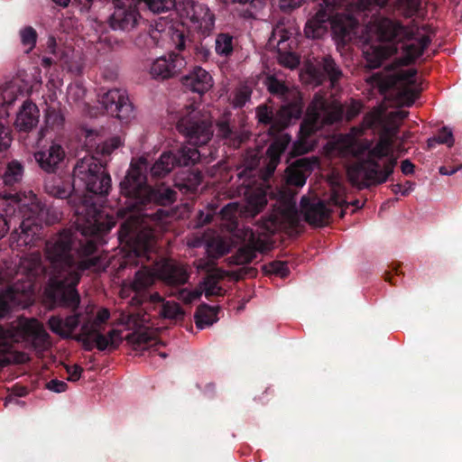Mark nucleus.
<instances>
[{"mask_svg": "<svg viewBox=\"0 0 462 462\" xmlns=\"http://www.w3.org/2000/svg\"><path fill=\"white\" fill-rule=\"evenodd\" d=\"M147 161L143 158L136 162H131L125 176L119 183L120 194L125 198L124 205L117 210V215L125 217L120 226L117 236L121 245L128 251L130 256L136 258L135 264L142 267L135 273L132 288L136 292H142L155 281L154 272L144 265L152 259L155 249L154 229L148 220L161 221L169 216L162 208L148 214L145 211L154 206L168 207L177 199V192L164 184L152 187L147 180Z\"/></svg>", "mask_w": 462, "mask_h": 462, "instance_id": "1", "label": "nucleus"}, {"mask_svg": "<svg viewBox=\"0 0 462 462\" xmlns=\"http://www.w3.org/2000/svg\"><path fill=\"white\" fill-rule=\"evenodd\" d=\"M74 216L76 229L86 240L79 239L77 232L63 229L47 239L44 248L52 269L47 291L61 304L71 308L80 304L77 286L83 273L99 262L93 256L97 244L88 237L103 236L116 226L113 217L105 215L95 204L86 201L76 207Z\"/></svg>", "mask_w": 462, "mask_h": 462, "instance_id": "2", "label": "nucleus"}, {"mask_svg": "<svg viewBox=\"0 0 462 462\" xmlns=\"http://www.w3.org/2000/svg\"><path fill=\"white\" fill-rule=\"evenodd\" d=\"M317 164L316 158L304 157L297 159L287 168L285 179L289 190L280 192L273 209L262 218L256 231H250L247 243L229 257L230 264L245 265L252 263L257 253H267L273 248L274 242L272 236L275 233H288L298 226L300 219L296 191L291 190V188H302Z\"/></svg>", "mask_w": 462, "mask_h": 462, "instance_id": "3", "label": "nucleus"}, {"mask_svg": "<svg viewBox=\"0 0 462 462\" xmlns=\"http://www.w3.org/2000/svg\"><path fill=\"white\" fill-rule=\"evenodd\" d=\"M373 24L379 39L393 45L389 52L385 48L376 47L373 50V54L365 53L367 66L370 69L381 67L383 60L397 53L399 50L402 51L400 64L410 66L423 55L432 41L430 34L421 33V31L427 30V25L419 26L414 23L404 25L400 21L383 16L374 17Z\"/></svg>", "mask_w": 462, "mask_h": 462, "instance_id": "4", "label": "nucleus"}, {"mask_svg": "<svg viewBox=\"0 0 462 462\" xmlns=\"http://www.w3.org/2000/svg\"><path fill=\"white\" fill-rule=\"evenodd\" d=\"M174 119L177 130L187 138L189 145L162 152L151 167L152 178H163L175 167L194 165L200 159L196 146L207 144L213 135L212 124L208 116L201 114L193 105L177 112Z\"/></svg>", "mask_w": 462, "mask_h": 462, "instance_id": "5", "label": "nucleus"}, {"mask_svg": "<svg viewBox=\"0 0 462 462\" xmlns=\"http://www.w3.org/2000/svg\"><path fill=\"white\" fill-rule=\"evenodd\" d=\"M43 187L46 193L58 199H68L72 194L81 196L86 192L104 197L111 190L112 180L106 162L94 156H85L77 161L72 174L49 173Z\"/></svg>", "mask_w": 462, "mask_h": 462, "instance_id": "6", "label": "nucleus"}, {"mask_svg": "<svg viewBox=\"0 0 462 462\" xmlns=\"http://www.w3.org/2000/svg\"><path fill=\"white\" fill-rule=\"evenodd\" d=\"M342 0H320L316 14L306 23L304 32L308 38L319 39L331 29L335 40L343 44L356 34L358 21L352 14L336 12Z\"/></svg>", "mask_w": 462, "mask_h": 462, "instance_id": "7", "label": "nucleus"}, {"mask_svg": "<svg viewBox=\"0 0 462 462\" xmlns=\"http://www.w3.org/2000/svg\"><path fill=\"white\" fill-rule=\"evenodd\" d=\"M43 271L39 254L21 257L16 265L17 282L0 291V319L7 316L14 308L24 307L34 289V282Z\"/></svg>", "mask_w": 462, "mask_h": 462, "instance_id": "8", "label": "nucleus"}, {"mask_svg": "<svg viewBox=\"0 0 462 462\" xmlns=\"http://www.w3.org/2000/svg\"><path fill=\"white\" fill-rule=\"evenodd\" d=\"M49 209L39 201L25 204L19 196L16 217L19 226L14 227L9 237L12 249L23 250L36 246L43 237V225L47 222Z\"/></svg>", "mask_w": 462, "mask_h": 462, "instance_id": "9", "label": "nucleus"}, {"mask_svg": "<svg viewBox=\"0 0 462 462\" xmlns=\"http://www.w3.org/2000/svg\"><path fill=\"white\" fill-rule=\"evenodd\" d=\"M393 146V140L389 137L381 136L376 144L369 151L366 161L357 164L348 171L350 180L353 183H357L358 178L362 177L363 180L358 183L359 188H368L371 185H377L387 180L388 177L393 174L396 158H390L381 169L378 160L390 155Z\"/></svg>", "mask_w": 462, "mask_h": 462, "instance_id": "10", "label": "nucleus"}, {"mask_svg": "<svg viewBox=\"0 0 462 462\" xmlns=\"http://www.w3.org/2000/svg\"><path fill=\"white\" fill-rule=\"evenodd\" d=\"M344 109L339 102L328 99L321 93H316L307 107L300 132L308 137L325 125H333L342 119Z\"/></svg>", "mask_w": 462, "mask_h": 462, "instance_id": "11", "label": "nucleus"}, {"mask_svg": "<svg viewBox=\"0 0 462 462\" xmlns=\"http://www.w3.org/2000/svg\"><path fill=\"white\" fill-rule=\"evenodd\" d=\"M303 107L302 97L298 94L291 102L282 106L275 115L267 106H259L256 116L259 123L270 125L273 132L279 133L301 117Z\"/></svg>", "mask_w": 462, "mask_h": 462, "instance_id": "12", "label": "nucleus"}, {"mask_svg": "<svg viewBox=\"0 0 462 462\" xmlns=\"http://www.w3.org/2000/svg\"><path fill=\"white\" fill-rule=\"evenodd\" d=\"M417 69H409L401 70L386 79H381L378 81L380 92L388 95L392 89L402 88L400 92L405 106H411L419 97L420 89L414 88L417 84Z\"/></svg>", "mask_w": 462, "mask_h": 462, "instance_id": "13", "label": "nucleus"}, {"mask_svg": "<svg viewBox=\"0 0 462 462\" xmlns=\"http://www.w3.org/2000/svg\"><path fill=\"white\" fill-rule=\"evenodd\" d=\"M97 97L98 103L107 115L116 117L122 122H128L133 117L134 106L125 90L111 88L103 91L101 89Z\"/></svg>", "mask_w": 462, "mask_h": 462, "instance_id": "14", "label": "nucleus"}, {"mask_svg": "<svg viewBox=\"0 0 462 462\" xmlns=\"http://www.w3.org/2000/svg\"><path fill=\"white\" fill-rule=\"evenodd\" d=\"M300 208L305 221L315 226H325L328 222L331 214L328 203L318 197L303 196L300 199Z\"/></svg>", "mask_w": 462, "mask_h": 462, "instance_id": "15", "label": "nucleus"}, {"mask_svg": "<svg viewBox=\"0 0 462 462\" xmlns=\"http://www.w3.org/2000/svg\"><path fill=\"white\" fill-rule=\"evenodd\" d=\"M34 159L40 169L45 173H57L66 157L64 148L52 142L49 146L42 147L34 152Z\"/></svg>", "mask_w": 462, "mask_h": 462, "instance_id": "16", "label": "nucleus"}, {"mask_svg": "<svg viewBox=\"0 0 462 462\" xmlns=\"http://www.w3.org/2000/svg\"><path fill=\"white\" fill-rule=\"evenodd\" d=\"M48 295L53 301L57 302L60 306L70 309L73 311L71 315H69L66 318H62L61 316L51 317L48 321L50 329L62 338L73 339V337L75 336L73 332L79 326L80 319L82 317V314L80 312H77L79 304L75 308L64 306L63 304H61V302L53 299L49 292Z\"/></svg>", "mask_w": 462, "mask_h": 462, "instance_id": "17", "label": "nucleus"}, {"mask_svg": "<svg viewBox=\"0 0 462 462\" xmlns=\"http://www.w3.org/2000/svg\"><path fill=\"white\" fill-rule=\"evenodd\" d=\"M187 65L185 59L176 53H171L168 57H161L155 60L150 69L152 77L155 79H168L177 76Z\"/></svg>", "mask_w": 462, "mask_h": 462, "instance_id": "18", "label": "nucleus"}, {"mask_svg": "<svg viewBox=\"0 0 462 462\" xmlns=\"http://www.w3.org/2000/svg\"><path fill=\"white\" fill-rule=\"evenodd\" d=\"M310 76L317 85H321L327 79L332 88L338 87L343 72L331 56H324L310 71Z\"/></svg>", "mask_w": 462, "mask_h": 462, "instance_id": "19", "label": "nucleus"}, {"mask_svg": "<svg viewBox=\"0 0 462 462\" xmlns=\"http://www.w3.org/2000/svg\"><path fill=\"white\" fill-rule=\"evenodd\" d=\"M14 337L13 331L0 325V371L11 363L23 364L29 360L25 354L14 350Z\"/></svg>", "mask_w": 462, "mask_h": 462, "instance_id": "20", "label": "nucleus"}, {"mask_svg": "<svg viewBox=\"0 0 462 462\" xmlns=\"http://www.w3.org/2000/svg\"><path fill=\"white\" fill-rule=\"evenodd\" d=\"M187 16L203 34H209L215 25V15L209 8L202 3L190 2L187 9Z\"/></svg>", "mask_w": 462, "mask_h": 462, "instance_id": "21", "label": "nucleus"}, {"mask_svg": "<svg viewBox=\"0 0 462 462\" xmlns=\"http://www.w3.org/2000/svg\"><path fill=\"white\" fill-rule=\"evenodd\" d=\"M181 83L187 89L203 95L214 85L213 78L201 67H194L189 74L181 78Z\"/></svg>", "mask_w": 462, "mask_h": 462, "instance_id": "22", "label": "nucleus"}, {"mask_svg": "<svg viewBox=\"0 0 462 462\" xmlns=\"http://www.w3.org/2000/svg\"><path fill=\"white\" fill-rule=\"evenodd\" d=\"M19 207V194H5L0 200V239L9 231L13 221L16 218V211Z\"/></svg>", "mask_w": 462, "mask_h": 462, "instance_id": "23", "label": "nucleus"}, {"mask_svg": "<svg viewBox=\"0 0 462 462\" xmlns=\"http://www.w3.org/2000/svg\"><path fill=\"white\" fill-rule=\"evenodd\" d=\"M40 110L35 104L25 100L19 109L14 125L19 132L29 133L35 128L39 123Z\"/></svg>", "mask_w": 462, "mask_h": 462, "instance_id": "24", "label": "nucleus"}, {"mask_svg": "<svg viewBox=\"0 0 462 462\" xmlns=\"http://www.w3.org/2000/svg\"><path fill=\"white\" fill-rule=\"evenodd\" d=\"M25 332L37 353H43L51 346L49 333L45 330L42 324L36 319L31 320L26 325Z\"/></svg>", "mask_w": 462, "mask_h": 462, "instance_id": "25", "label": "nucleus"}, {"mask_svg": "<svg viewBox=\"0 0 462 462\" xmlns=\"http://www.w3.org/2000/svg\"><path fill=\"white\" fill-rule=\"evenodd\" d=\"M203 180V175L199 169H188L180 171L174 179V185L184 193H195Z\"/></svg>", "mask_w": 462, "mask_h": 462, "instance_id": "26", "label": "nucleus"}, {"mask_svg": "<svg viewBox=\"0 0 462 462\" xmlns=\"http://www.w3.org/2000/svg\"><path fill=\"white\" fill-rule=\"evenodd\" d=\"M289 140H275L266 151V165L264 167V178L271 177L281 161L282 154L285 152Z\"/></svg>", "mask_w": 462, "mask_h": 462, "instance_id": "27", "label": "nucleus"}, {"mask_svg": "<svg viewBox=\"0 0 462 462\" xmlns=\"http://www.w3.org/2000/svg\"><path fill=\"white\" fill-rule=\"evenodd\" d=\"M289 140H275L266 151V165L264 167V178L271 177L281 161L282 154L285 152Z\"/></svg>", "mask_w": 462, "mask_h": 462, "instance_id": "28", "label": "nucleus"}, {"mask_svg": "<svg viewBox=\"0 0 462 462\" xmlns=\"http://www.w3.org/2000/svg\"><path fill=\"white\" fill-rule=\"evenodd\" d=\"M18 97V89L13 84L0 87V128H5L4 120L9 116V109Z\"/></svg>", "mask_w": 462, "mask_h": 462, "instance_id": "29", "label": "nucleus"}, {"mask_svg": "<svg viewBox=\"0 0 462 462\" xmlns=\"http://www.w3.org/2000/svg\"><path fill=\"white\" fill-rule=\"evenodd\" d=\"M217 307H211L206 303L200 304L195 312L194 319L198 328L203 329L217 321Z\"/></svg>", "mask_w": 462, "mask_h": 462, "instance_id": "30", "label": "nucleus"}, {"mask_svg": "<svg viewBox=\"0 0 462 462\" xmlns=\"http://www.w3.org/2000/svg\"><path fill=\"white\" fill-rule=\"evenodd\" d=\"M295 34V30L291 27L286 28L283 24H277L273 31L271 41L277 42L279 51L291 49V38Z\"/></svg>", "mask_w": 462, "mask_h": 462, "instance_id": "31", "label": "nucleus"}, {"mask_svg": "<svg viewBox=\"0 0 462 462\" xmlns=\"http://www.w3.org/2000/svg\"><path fill=\"white\" fill-rule=\"evenodd\" d=\"M189 278L186 269L180 265H170L164 272V281L173 286L183 285L188 282Z\"/></svg>", "mask_w": 462, "mask_h": 462, "instance_id": "32", "label": "nucleus"}, {"mask_svg": "<svg viewBox=\"0 0 462 462\" xmlns=\"http://www.w3.org/2000/svg\"><path fill=\"white\" fill-rule=\"evenodd\" d=\"M235 39L228 32H220L216 36V53L224 58H229L234 52Z\"/></svg>", "mask_w": 462, "mask_h": 462, "instance_id": "33", "label": "nucleus"}, {"mask_svg": "<svg viewBox=\"0 0 462 462\" xmlns=\"http://www.w3.org/2000/svg\"><path fill=\"white\" fill-rule=\"evenodd\" d=\"M232 4H238L242 7L243 17L255 19L258 14L264 8L266 0H228Z\"/></svg>", "mask_w": 462, "mask_h": 462, "instance_id": "34", "label": "nucleus"}, {"mask_svg": "<svg viewBox=\"0 0 462 462\" xmlns=\"http://www.w3.org/2000/svg\"><path fill=\"white\" fill-rule=\"evenodd\" d=\"M159 315L172 322L182 320L185 316V311L182 308L174 301H165L160 305Z\"/></svg>", "mask_w": 462, "mask_h": 462, "instance_id": "35", "label": "nucleus"}, {"mask_svg": "<svg viewBox=\"0 0 462 462\" xmlns=\"http://www.w3.org/2000/svg\"><path fill=\"white\" fill-rule=\"evenodd\" d=\"M266 205V194L263 191L254 192L247 198L246 208L254 216L259 214Z\"/></svg>", "mask_w": 462, "mask_h": 462, "instance_id": "36", "label": "nucleus"}, {"mask_svg": "<svg viewBox=\"0 0 462 462\" xmlns=\"http://www.w3.org/2000/svg\"><path fill=\"white\" fill-rule=\"evenodd\" d=\"M455 139L452 131L446 126L439 130L438 134L430 138L427 142L428 149H433L437 143L447 144L448 147L453 146Z\"/></svg>", "mask_w": 462, "mask_h": 462, "instance_id": "37", "label": "nucleus"}, {"mask_svg": "<svg viewBox=\"0 0 462 462\" xmlns=\"http://www.w3.org/2000/svg\"><path fill=\"white\" fill-rule=\"evenodd\" d=\"M266 87L272 95L282 99L287 98L290 92L289 88L285 85V83L274 76L267 77Z\"/></svg>", "mask_w": 462, "mask_h": 462, "instance_id": "38", "label": "nucleus"}, {"mask_svg": "<svg viewBox=\"0 0 462 462\" xmlns=\"http://www.w3.org/2000/svg\"><path fill=\"white\" fill-rule=\"evenodd\" d=\"M421 7V0H398L397 8L405 18L418 14Z\"/></svg>", "mask_w": 462, "mask_h": 462, "instance_id": "39", "label": "nucleus"}, {"mask_svg": "<svg viewBox=\"0 0 462 462\" xmlns=\"http://www.w3.org/2000/svg\"><path fill=\"white\" fill-rule=\"evenodd\" d=\"M118 331L116 329L110 330L106 336L97 331L93 337L97 348L99 351H105L108 346L116 348L117 346V344L115 343L114 337L116 336H118Z\"/></svg>", "mask_w": 462, "mask_h": 462, "instance_id": "40", "label": "nucleus"}, {"mask_svg": "<svg viewBox=\"0 0 462 462\" xmlns=\"http://www.w3.org/2000/svg\"><path fill=\"white\" fill-rule=\"evenodd\" d=\"M229 251L228 245L222 239H214L207 244V254L212 259H218Z\"/></svg>", "mask_w": 462, "mask_h": 462, "instance_id": "41", "label": "nucleus"}, {"mask_svg": "<svg viewBox=\"0 0 462 462\" xmlns=\"http://www.w3.org/2000/svg\"><path fill=\"white\" fill-rule=\"evenodd\" d=\"M21 42L24 47H27L26 53H29L36 45L38 33L36 30L28 25L20 31Z\"/></svg>", "mask_w": 462, "mask_h": 462, "instance_id": "42", "label": "nucleus"}, {"mask_svg": "<svg viewBox=\"0 0 462 462\" xmlns=\"http://www.w3.org/2000/svg\"><path fill=\"white\" fill-rule=\"evenodd\" d=\"M64 116L60 110L49 107L45 114V124L47 128L59 129L63 125Z\"/></svg>", "mask_w": 462, "mask_h": 462, "instance_id": "43", "label": "nucleus"}, {"mask_svg": "<svg viewBox=\"0 0 462 462\" xmlns=\"http://www.w3.org/2000/svg\"><path fill=\"white\" fill-rule=\"evenodd\" d=\"M263 268L267 273L275 274L282 278L287 277L290 273L288 263L282 261H273L265 264Z\"/></svg>", "mask_w": 462, "mask_h": 462, "instance_id": "44", "label": "nucleus"}, {"mask_svg": "<svg viewBox=\"0 0 462 462\" xmlns=\"http://www.w3.org/2000/svg\"><path fill=\"white\" fill-rule=\"evenodd\" d=\"M252 88L247 85L240 86L235 92L233 104L236 107H243L252 96Z\"/></svg>", "mask_w": 462, "mask_h": 462, "instance_id": "45", "label": "nucleus"}, {"mask_svg": "<svg viewBox=\"0 0 462 462\" xmlns=\"http://www.w3.org/2000/svg\"><path fill=\"white\" fill-rule=\"evenodd\" d=\"M121 145V138L113 136L97 147V152L104 158L109 156Z\"/></svg>", "mask_w": 462, "mask_h": 462, "instance_id": "46", "label": "nucleus"}, {"mask_svg": "<svg viewBox=\"0 0 462 462\" xmlns=\"http://www.w3.org/2000/svg\"><path fill=\"white\" fill-rule=\"evenodd\" d=\"M203 285L207 299H210L212 296L222 295V288L218 285L217 281L213 277H208L204 281Z\"/></svg>", "mask_w": 462, "mask_h": 462, "instance_id": "47", "label": "nucleus"}, {"mask_svg": "<svg viewBox=\"0 0 462 462\" xmlns=\"http://www.w3.org/2000/svg\"><path fill=\"white\" fill-rule=\"evenodd\" d=\"M46 52L51 54L56 60L62 61L65 60L64 51L58 46L56 39L53 36H50L47 41Z\"/></svg>", "mask_w": 462, "mask_h": 462, "instance_id": "48", "label": "nucleus"}, {"mask_svg": "<svg viewBox=\"0 0 462 462\" xmlns=\"http://www.w3.org/2000/svg\"><path fill=\"white\" fill-rule=\"evenodd\" d=\"M220 134L226 138L230 139L234 141V145H240V143L243 142L242 138L240 136H237L236 133L233 131V129L230 127L229 124L226 122H222L218 125Z\"/></svg>", "mask_w": 462, "mask_h": 462, "instance_id": "49", "label": "nucleus"}, {"mask_svg": "<svg viewBox=\"0 0 462 462\" xmlns=\"http://www.w3.org/2000/svg\"><path fill=\"white\" fill-rule=\"evenodd\" d=\"M279 61L280 63L290 69L296 68L299 63V58L292 52H282V51H279Z\"/></svg>", "mask_w": 462, "mask_h": 462, "instance_id": "50", "label": "nucleus"}, {"mask_svg": "<svg viewBox=\"0 0 462 462\" xmlns=\"http://www.w3.org/2000/svg\"><path fill=\"white\" fill-rule=\"evenodd\" d=\"M328 204H331L336 207H340V208H343V207L347 208L348 207V204L345 199L344 193L340 188H338V189L333 188L331 189V193L328 198Z\"/></svg>", "mask_w": 462, "mask_h": 462, "instance_id": "51", "label": "nucleus"}, {"mask_svg": "<svg viewBox=\"0 0 462 462\" xmlns=\"http://www.w3.org/2000/svg\"><path fill=\"white\" fill-rule=\"evenodd\" d=\"M194 57L198 61H208L211 56L210 48L202 42L196 44L193 49Z\"/></svg>", "mask_w": 462, "mask_h": 462, "instance_id": "52", "label": "nucleus"}, {"mask_svg": "<svg viewBox=\"0 0 462 462\" xmlns=\"http://www.w3.org/2000/svg\"><path fill=\"white\" fill-rule=\"evenodd\" d=\"M305 0H278L279 8L285 14H291L300 8Z\"/></svg>", "mask_w": 462, "mask_h": 462, "instance_id": "53", "label": "nucleus"}, {"mask_svg": "<svg viewBox=\"0 0 462 462\" xmlns=\"http://www.w3.org/2000/svg\"><path fill=\"white\" fill-rule=\"evenodd\" d=\"M201 292L198 291H189L188 289L180 290L177 293L178 300L183 301L186 304H189L194 300L199 299Z\"/></svg>", "mask_w": 462, "mask_h": 462, "instance_id": "54", "label": "nucleus"}, {"mask_svg": "<svg viewBox=\"0 0 462 462\" xmlns=\"http://www.w3.org/2000/svg\"><path fill=\"white\" fill-rule=\"evenodd\" d=\"M171 40L178 51H181L186 49L188 39L183 31L174 30L171 33Z\"/></svg>", "mask_w": 462, "mask_h": 462, "instance_id": "55", "label": "nucleus"}, {"mask_svg": "<svg viewBox=\"0 0 462 462\" xmlns=\"http://www.w3.org/2000/svg\"><path fill=\"white\" fill-rule=\"evenodd\" d=\"M400 263H393L390 271H385L384 280L392 285L397 284V280L400 278L402 273L399 272Z\"/></svg>", "mask_w": 462, "mask_h": 462, "instance_id": "56", "label": "nucleus"}, {"mask_svg": "<svg viewBox=\"0 0 462 462\" xmlns=\"http://www.w3.org/2000/svg\"><path fill=\"white\" fill-rule=\"evenodd\" d=\"M46 388L54 393H63L67 390L68 384L64 381L51 379L46 383Z\"/></svg>", "mask_w": 462, "mask_h": 462, "instance_id": "57", "label": "nucleus"}, {"mask_svg": "<svg viewBox=\"0 0 462 462\" xmlns=\"http://www.w3.org/2000/svg\"><path fill=\"white\" fill-rule=\"evenodd\" d=\"M362 109V105L358 101H353L346 108V118L347 121L353 120L359 115Z\"/></svg>", "mask_w": 462, "mask_h": 462, "instance_id": "58", "label": "nucleus"}, {"mask_svg": "<svg viewBox=\"0 0 462 462\" xmlns=\"http://www.w3.org/2000/svg\"><path fill=\"white\" fill-rule=\"evenodd\" d=\"M73 339L82 344L86 351H91L94 348V338L85 337L84 334H75Z\"/></svg>", "mask_w": 462, "mask_h": 462, "instance_id": "59", "label": "nucleus"}, {"mask_svg": "<svg viewBox=\"0 0 462 462\" xmlns=\"http://www.w3.org/2000/svg\"><path fill=\"white\" fill-rule=\"evenodd\" d=\"M66 371L69 374L68 380L71 382H76L80 378L81 374L83 373L84 370L80 365H74L68 366L66 368Z\"/></svg>", "mask_w": 462, "mask_h": 462, "instance_id": "60", "label": "nucleus"}, {"mask_svg": "<svg viewBox=\"0 0 462 462\" xmlns=\"http://www.w3.org/2000/svg\"><path fill=\"white\" fill-rule=\"evenodd\" d=\"M360 7L364 10L369 9L372 5H376L380 8L386 5L388 0H358Z\"/></svg>", "mask_w": 462, "mask_h": 462, "instance_id": "61", "label": "nucleus"}, {"mask_svg": "<svg viewBox=\"0 0 462 462\" xmlns=\"http://www.w3.org/2000/svg\"><path fill=\"white\" fill-rule=\"evenodd\" d=\"M97 331L98 330L97 329L95 324H89L88 322H86L82 324L80 332L79 334H84V336L88 337H94Z\"/></svg>", "mask_w": 462, "mask_h": 462, "instance_id": "62", "label": "nucleus"}, {"mask_svg": "<svg viewBox=\"0 0 462 462\" xmlns=\"http://www.w3.org/2000/svg\"><path fill=\"white\" fill-rule=\"evenodd\" d=\"M257 270L254 267H242L237 271V278L244 279L246 277H255Z\"/></svg>", "mask_w": 462, "mask_h": 462, "instance_id": "63", "label": "nucleus"}, {"mask_svg": "<svg viewBox=\"0 0 462 462\" xmlns=\"http://www.w3.org/2000/svg\"><path fill=\"white\" fill-rule=\"evenodd\" d=\"M110 318V312L107 309H101L97 311L94 324L96 326L106 323Z\"/></svg>", "mask_w": 462, "mask_h": 462, "instance_id": "64", "label": "nucleus"}]
</instances>
